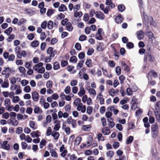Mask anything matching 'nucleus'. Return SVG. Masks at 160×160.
<instances>
[{
    "label": "nucleus",
    "mask_w": 160,
    "mask_h": 160,
    "mask_svg": "<svg viewBox=\"0 0 160 160\" xmlns=\"http://www.w3.org/2000/svg\"><path fill=\"white\" fill-rule=\"evenodd\" d=\"M142 16L143 18L144 22L145 24L149 23L153 27H156L157 23L153 21V18L151 17L150 16H147L144 12H142Z\"/></svg>",
    "instance_id": "obj_1"
},
{
    "label": "nucleus",
    "mask_w": 160,
    "mask_h": 160,
    "mask_svg": "<svg viewBox=\"0 0 160 160\" xmlns=\"http://www.w3.org/2000/svg\"><path fill=\"white\" fill-rule=\"evenodd\" d=\"M159 131V128L157 123H155L152 126L151 133L152 137L154 138L156 137Z\"/></svg>",
    "instance_id": "obj_2"
},
{
    "label": "nucleus",
    "mask_w": 160,
    "mask_h": 160,
    "mask_svg": "<svg viewBox=\"0 0 160 160\" xmlns=\"http://www.w3.org/2000/svg\"><path fill=\"white\" fill-rule=\"evenodd\" d=\"M67 122L68 124H71L73 128H75L76 127V121L75 120L72 119L71 117H68L67 120Z\"/></svg>",
    "instance_id": "obj_3"
},
{
    "label": "nucleus",
    "mask_w": 160,
    "mask_h": 160,
    "mask_svg": "<svg viewBox=\"0 0 160 160\" xmlns=\"http://www.w3.org/2000/svg\"><path fill=\"white\" fill-rule=\"evenodd\" d=\"M88 91L89 94L92 96L94 97L96 95V92L95 90L92 88H90L88 86L85 88Z\"/></svg>",
    "instance_id": "obj_4"
},
{
    "label": "nucleus",
    "mask_w": 160,
    "mask_h": 160,
    "mask_svg": "<svg viewBox=\"0 0 160 160\" xmlns=\"http://www.w3.org/2000/svg\"><path fill=\"white\" fill-rule=\"evenodd\" d=\"M96 17L100 19L103 20L105 18V16L103 13L99 11L96 12Z\"/></svg>",
    "instance_id": "obj_5"
},
{
    "label": "nucleus",
    "mask_w": 160,
    "mask_h": 160,
    "mask_svg": "<svg viewBox=\"0 0 160 160\" xmlns=\"http://www.w3.org/2000/svg\"><path fill=\"white\" fill-rule=\"evenodd\" d=\"M77 109L78 111H81L82 113H84L86 111V107L82 103L77 107Z\"/></svg>",
    "instance_id": "obj_6"
},
{
    "label": "nucleus",
    "mask_w": 160,
    "mask_h": 160,
    "mask_svg": "<svg viewBox=\"0 0 160 160\" xmlns=\"http://www.w3.org/2000/svg\"><path fill=\"white\" fill-rule=\"evenodd\" d=\"M97 99L99 101V103L100 104L103 105L104 104V99L103 98V95L101 92L97 95Z\"/></svg>",
    "instance_id": "obj_7"
},
{
    "label": "nucleus",
    "mask_w": 160,
    "mask_h": 160,
    "mask_svg": "<svg viewBox=\"0 0 160 160\" xmlns=\"http://www.w3.org/2000/svg\"><path fill=\"white\" fill-rule=\"evenodd\" d=\"M60 151L62 152L61 156L62 157H64L67 153V151L65 149V148L64 145H62L60 148Z\"/></svg>",
    "instance_id": "obj_8"
},
{
    "label": "nucleus",
    "mask_w": 160,
    "mask_h": 160,
    "mask_svg": "<svg viewBox=\"0 0 160 160\" xmlns=\"http://www.w3.org/2000/svg\"><path fill=\"white\" fill-rule=\"evenodd\" d=\"M147 59L150 62H152L154 60V58L153 56H151L150 54L148 53V55H145L144 59V61L146 62L147 61Z\"/></svg>",
    "instance_id": "obj_9"
},
{
    "label": "nucleus",
    "mask_w": 160,
    "mask_h": 160,
    "mask_svg": "<svg viewBox=\"0 0 160 160\" xmlns=\"http://www.w3.org/2000/svg\"><path fill=\"white\" fill-rule=\"evenodd\" d=\"M32 98L34 101L36 102L38 100L39 95L36 91L32 92Z\"/></svg>",
    "instance_id": "obj_10"
},
{
    "label": "nucleus",
    "mask_w": 160,
    "mask_h": 160,
    "mask_svg": "<svg viewBox=\"0 0 160 160\" xmlns=\"http://www.w3.org/2000/svg\"><path fill=\"white\" fill-rule=\"evenodd\" d=\"M30 135L33 138H38L41 136V133L38 131H34L31 132Z\"/></svg>",
    "instance_id": "obj_11"
},
{
    "label": "nucleus",
    "mask_w": 160,
    "mask_h": 160,
    "mask_svg": "<svg viewBox=\"0 0 160 160\" xmlns=\"http://www.w3.org/2000/svg\"><path fill=\"white\" fill-rule=\"evenodd\" d=\"M157 73L153 70H151L150 72H149L148 78V80H149L150 79H151V77H155L157 76Z\"/></svg>",
    "instance_id": "obj_12"
},
{
    "label": "nucleus",
    "mask_w": 160,
    "mask_h": 160,
    "mask_svg": "<svg viewBox=\"0 0 160 160\" xmlns=\"http://www.w3.org/2000/svg\"><path fill=\"white\" fill-rule=\"evenodd\" d=\"M92 138L90 136H89L86 144H83V146L86 147H88L91 145L92 142Z\"/></svg>",
    "instance_id": "obj_13"
},
{
    "label": "nucleus",
    "mask_w": 160,
    "mask_h": 160,
    "mask_svg": "<svg viewBox=\"0 0 160 160\" xmlns=\"http://www.w3.org/2000/svg\"><path fill=\"white\" fill-rule=\"evenodd\" d=\"M8 143V142L7 141H4L1 145L2 148L7 150H8L10 148V146Z\"/></svg>",
    "instance_id": "obj_14"
},
{
    "label": "nucleus",
    "mask_w": 160,
    "mask_h": 160,
    "mask_svg": "<svg viewBox=\"0 0 160 160\" xmlns=\"http://www.w3.org/2000/svg\"><path fill=\"white\" fill-rule=\"evenodd\" d=\"M47 53L49 54L50 57L52 58L54 57L55 55L52 48L49 47L47 50Z\"/></svg>",
    "instance_id": "obj_15"
},
{
    "label": "nucleus",
    "mask_w": 160,
    "mask_h": 160,
    "mask_svg": "<svg viewBox=\"0 0 160 160\" xmlns=\"http://www.w3.org/2000/svg\"><path fill=\"white\" fill-rule=\"evenodd\" d=\"M29 125L30 127L33 130H35L37 128V125L35 122L32 121H30L29 122Z\"/></svg>",
    "instance_id": "obj_16"
},
{
    "label": "nucleus",
    "mask_w": 160,
    "mask_h": 160,
    "mask_svg": "<svg viewBox=\"0 0 160 160\" xmlns=\"http://www.w3.org/2000/svg\"><path fill=\"white\" fill-rule=\"evenodd\" d=\"M105 49L104 44L103 43H99L98 45L97 49L99 52L102 51Z\"/></svg>",
    "instance_id": "obj_17"
},
{
    "label": "nucleus",
    "mask_w": 160,
    "mask_h": 160,
    "mask_svg": "<svg viewBox=\"0 0 160 160\" xmlns=\"http://www.w3.org/2000/svg\"><path fill=\"white\" fill-rule=\"evenodd\" d=\"M123 21V18L121 17V14H119L116 18L115 21V22L118 24L121 23Z\"/></svg>",
    "instance_id": "obj_18"
},
{
    "label": "nucleus",
    "mask_w": 160,
    "mask_h": 160,
    "mask_svg": "<svg viewBox=\"0 0 160 160\" xmlns=\"http://www.w3.org/2000/svg\"><path fill=\"white\" fill-rule=\"evenodd\" d=\"M137 38L139 40L142 39L144 37V33L141 30L138 31L137 33Z\"/></svg>",
    "instance_id": "obj_19"
},
{
    "label": "nucleus",
    "mask_w": 160,
    "mask_h": 160,
    "mask_svg": "<svg viewBox=\"0 0 160 160\" xmlns=\"http://www.w3.org/2000/svg\"><path fill=\"white\" fill-rule=\"evenodd\" d=\"M85 93V91L84 88L83 87L81 86L80 87L79 91L78 93V95L79 97H81L84 95Z\"/></svg>",
    "instance_id": "obj_20"
},
{
    "label": "nucleus",
    "mask_w": 160,
    "mask_h": 160,
    "mask_svg": "<svg viewBox=\"0 0 160 160\" xmlns=\"http://www.w3.org/2000/svg\"><path fill=\"white\" fill-rule=\"evenodd\" d=\"M51 136L55 140H57L60 136L59 133L55 131H53Z\"/></svg>",
    "instance_id": "obj_21"
},
{
    "label": "nucleus",
    "mask_w": 160,
    "mask_h": 160,
    "mask_svg": "<svg viewBox=\"0 0 160 160\" xmlns=\"http://www.w3.org/2000/svg\"><path fill=\"white\" fill-rule=\"evenodd\" d=\"M103 133L105 135H108L110 133V129L107 127H104L102 129Z\"/></svg>",
    "instance_id": "obj_22"
},
{
    "label": "nucleus",
    "mask_w": 160,
    "mask_h": 160,
    "mask_svg": "<svg viewBox=\"0 0 160 160\" xmlns=\"http://www.w3.org/2000/svg\"><path fill=\"white\" fill-rule=\"evenodd\" d=\"M15 90H16L15 92L16 95H18L21 93L22 90L21 89L20 86L19 85H15Z\"/></svg>",
    "instance_id": "obj_23"
},
{
    "label": "nucleus",
    "mask_w": 160,
    "mask_h": 160,
    "mask_svg": "<svg viewBox=\"0 0 160 160\" xmlns=\"http://www.w3.org/2000/svg\"><path fill=\"white\" fill-rule=\"evenodd\" d=\"M20 47L19 46L16 47L14 49L15 52L16 54H17V57L18 58H21V54L20 52Z\"/></svg>",
    "instance_id": "obj_24"
},
{
    "label": "nucleus",
    "mask_w": 160,
    "mask_h": 160,
    "mask_svg": "<svg viewBox=\"0 0 160 160\" xmlns=\"http://www.w3.org/2000/svg\"><path fill=\"white\" fill-rule=\"evenodd\" d=\"M43 65V64L42 62H39L38 63L35 64L33 67L34 70L35 71H37L41 67H42Z\"/></svg>",
    "instance_id": "obj_25"
},
{
    "label": "nucleus",
    "mask_w": 160,
    "mask_h": 160,
    "mask_svg": "<svg viewBox=\"0 0 160 160\" xmlns=\"http://www.w3.org/2000/svg\"><path fill=\"white\" fill-rule=\"evenodd\" d=\"M152 113L151 111H149L148 112V115L149 117V122L151 124L153 123L155 121V119L151 115H149L151 114Z\"/></svg>",
    "instance_id": "obj_26"
},
{
    "label": "nucleus",
    "mask_w": 160,
    "mask_h": 160,
    "mask_svg": "<svg viewBox=\"0 0 160 160\" xmlns=\"http://www.w3.org/2000/svg\"><path fill=\"white\" fill-rule=\"evenodd\" d=\"M131 104L132 105L131 109L133 110H135L137 107V104L136 102L132 99L131 102Z\"/></svg>",
    "instance_id": "obj_27"
},
{
    "label": "nucleus",
    "mask_w": 160,
    "mask_h": 160,
    "mask_svg": "<svg viewBox=\"0 0 160 160\" xmlns=\"http://www.w3.org/2000/svg\"><path fill=\"white\" fill-rule=\"evenodd\" d=\"M73 103L77 107L82 103L81 102V99L78 98H77L73 102Z\"/></svg>",
    "instance_id": "obj_28"
},
{
    "label": "nucleus",
    "mask_w": 160,
    "mask_h": 160,
    "mask_svg": "<svg viewBox=\"0 0 160 160\" xmlns=\"http://www.w3.org/2000/svg\"><path fill=\"white\" fill-rule=\"evenodd\" d=\"M9 83L8 82L4 81L1 84V87L3 88H7L9 87Z\"/></svg>",
    "instance_id": "obj_29"
},
{
    "label": "nucleus",
    "mask_w": 160,
    "mask_h": 160,
    "mask_svg": "<svg viewBox=\"0 0 160 160\" xmlns=\"http://www.w3.org/2000/svg\"><path fill=\"white\" fill-rule=\"evenodd\" d=\"M67 30L69 31H71L73 29V28L71 24L69 22H68L66 25Z\"/></svg>",
    "instance_id": "obj_30"
},
{
    "label": "nucleus",
    "mask_w": 160,
    "mask_h": 160,
    "mask_svg": "<svg viewBox=\"0 0 160 160\" xmlns=\"http://www.w3.org/2000/svg\"><path fill=\"white\" fill-rule=\"evenodd\" d=\"M4 105L5 107L8 106L11 104V101L10 99L8 98H6L5 99L4 102Z\"/></svg>",
    "instance_id": "obj_31"
},
{
    "label": "nucleus",
    "mask_w": 160,
    "mask_h": 160,
    "mask_svg": "<svg viewBox=\"0 0 160 160\" xmlns=\"http://www.w3.org/2000/svg\"><path fill=\"white\" fill-rule=\"evenodd\" d=\"M112 115V113L110 111H108L106 112L105 116L108 119H109L111 121H112V119L111 118Z\"/></svg>",
    "instance_id": "obj_32"
},
{
    "label": "nucleus",
    "mask_w": 160,
    "mask_h": 160,
    "mask_svg": "<svg viewBox=\"0 0 160 160\" xmlns=\"http://www.w3.org/2000/svg\"><path fill=\"white\" fill-rule=\"evenodd\" d=\"M74 15L75 18L78 17H81L82 15V13L81 11H75L74 12Z\"/></svg>",
    "instance_id": "obj_33"
},
{
    "label": "nucleus",
    "mask_w": 160,
    "mask_h": 160,
    "mask_svg": "<svg viewBox=\"0 0 160 160\" xmlns=\"http://www.w3.org/2000/svg\"><path fill=\"white\" fill-rule=\"evenodd\" d=\"M154 113L157 120L158 122H160V111H155Z\"/></svg>",
    "instance_id": "obj_34"
},
{
    "label": "nucleus",
    "mask_w": 160,
    "mask_h": 160,
    "mask_svg": "<svg viewBox=\"0 0 160 160\" xmlns=\"http://www.w3.org/2000/svg\"><path fill=\"white\" fill-rule=\"evenodd\" d=\"M82 140V138L80 137H78L76 138L74 144L75 145L78 146Z\"/></svg>",
    "instance_id": "obj_35"
},
{
    "label": "nucleus",
    "mask_w": 160,
    "mask_h": 160,
    "mask_svg": "<svg viewBox=\"0 0 160 160\" xmlns=\"http://www.w3.org/2000/svg\"><path fill=\"white\" fill-rule=\"evenodd\" d=\"M84 63V61L83 60H80L79 62L78 63L77 66V69L78 70H79L82 67L83 63Z\"/></svg>",
    "instance_id": "obj_36"
},
{
    "label": "nucleus",
    "mask_w": 160,
    "mask_h": 160,
    "mask_svg": "<svg viewBox=\"0 0 160 160\" xmlns=\"http://www.w3.org/2000/svg\"><path fill=\"white\" fill-rule=\"evenodd\" d=\"M66 7L63 4L61 5L58 8V10L60 12H64L66 11Z\"/></svg>",
    "instance_id": "obj_37"
},
{
    "label": "nucleus",
    "mask_w": 160,
    "mask_h": 160,
    "mask_svg": "<svg viewBox=\"0 0 160 160\" xmlns=\"http://www.w3.org/2000/svg\"><path fill=\"white\" fill-rule=\"evenodd\" d=\"M106 5H110L111 8H112L114 7V5L112 3L111 0H106L105 2Z\"/></svg>",
    "instance_id": "obj_38"
},
{
    "label": "nucleus",
    "mask_w": 160,
    "mask_h": 160,
    "mask_svg": "<svg viewBox=\"0 0 160 160\" xmlns=\"http://www.w3.org/2000/svg\"><path fill=\"white\" fill-rule=\"evenodd\" d=\"M34 112L35 113H41L42 111L39 107L36 106L34 108Z\"/></svg>",
    "instance_id": "obj_39"
},
{
    "label": "nucleus",
    "mask_w": 160,
    "mask_h": 160,
    "mask_svg": "<svg viewBox=\"0 0 160 160\" xmlns=\"http://www.w3.org/2000/svg\"><path fill=\"white\" fill-rule=\"evenodd\" d=\"M52 132L51 127H49L48 128L47 130L46 134L47 136H50L52 135Z\"/></svg>",
    "instance_id": "obj_40"
},
{
    "label": "nucleus",
    "mask_w": 160,
    "mask_h": 160,
    "mask_svg": "<svg viewBox=\"0 0 160 160\" xmlns=\"http://www.w3.org/2000/svg\"><path fill=\"white\" fill-rule=\"evenodd\" d=\"M62 129L64 130L65 132L67 134H69L70 133V128L68 127H66L65 125H63Z\"/></svg>",
    "instance_id": "obj_41"
},
{
    "label": "nucleus",
    "mask_w": 160,
    "mask_h": 160,
    "mask_svg": "<svg viewBox=\"0 0 160 160\" xmlns=\"http://www.w3.org/2000/svg\"><path fill=\"white\" fill-rule=\"evenodd\" d=\"M38 42L37 40H35L33 41L31 43V46L33 48H35L38 47L39 45Z\"/></svg>",
    "instance_id": "obj_42"
},
{
    "label": "nucleus",
    "mask_w": 160,
    "mask_h": 160,
    "mask_svg": "<svg viewBox=\"0 0 160 160\" xmlns=\"http://www.w3.org/2000/svg\"><path fill=\"white\" fill-rule=\"evenodd\" d=\"M91 62L92 60L91 59H87L86 60L85 64L87 67H91L92 66V64Z\"/></svg>",
    "instance_id": "obj_43"
},
{
    "label": "nucleus",
    "mask_w": 160,
    "mask_h": 160,
    "mask_svg": "<svg viewBox=\"0 0 160 160\" xmlns=\"http://www.w3.org/2000/svg\"><path fill=\"white\" fill-rule=\"evenodd\" d=\"M60 68L59 63L57 62H55L54 63L53 68L54 70L58 69Z\"/></svg>",
    "instance_id": "obj_44"
},
{
    "label": "nucleus",
    "mask_w": 160,
    "mask_h": 160,
    "mask_svg": "<svg viewBox=\"0 0 160 160\" xmlns=\"http://www.w3.org/2000/svg\"><path fill=\"white\" fill-rule=\"evenodd\" d=\"M23 90L26 93H28L30 92L31 89L29 86H27L23 88Z\"/></svg>",
    "instance_id": "obj_45"
},
{
    "label": "nucleus",
    "mask_w": 160,
    "mask_h": 160,
    "mask_svg": "<svg viewBox=\"0 0 160 160\" xmlns=\"http://www.w3.org/2000/svg\"><path fill=\"white\" fill-rule=\"evenodd\" d=\"M21 84L22 86H26L29 83V81L26 80H23L21 81Z\"/></svg>",
    "instance_id": "obj_46"
},
{
    "label": "nucleus",
    "mask_w": 160,
    "mask_h": 160,
    "mask_svg": "<svg viewBox=\"0 0 160 160\" xmlns=\"http://www.w3.org/2000/svg\"><path fill=\"white\" fill-rule=\"evenodd\" d=\"M53 26V22L52 21H49L48 22L47 27L48 29H51Z\"/></svg>",
    "instance_id": "obj_47"
},
{
    "label": "nucleus",
    "mask_w": 160,
    "mask_h": 160,
    "mask_svg": "<svg viewBox=\"0 0 160 160\" xmlns=\"http://www.w3.org/2000/svg\"><path fill=\"white\" fill-rule=\"evenodd\" d=\"M20 100L18 96H15L13 97L12 102L14 103H17Z\"/></svg>",
    "instance_id": "obj_48"
},
{
    "label": "nucleus",
    "mask_w": 160,
    "mask_h": 160,
    "mask_svg": "<svg viewBox=\"0 0 160 160\" xmlns=\"http://www.w3.org/2000/svg\"><path fill=\"white\" fill-rule=\"evenodd\" d=\"M52 86V82L50 81H48L46 84V86L47 88H51Z\"/></svg>",
    "instance_id": "obj_49"
},
{
    "label": "nucleus",
    "mask_w": 160,
    "mask_h": 160,
    "mask_svg": "<svg viewBox=\"0 0 160 160\" xmlns=\"http://www.w3.org/2000/svg\"><path fill=\"white\" fill-rule=\"evenodd\" d=\"M12 27H9L7 29L5 30L4 32L8 35H9V34L12 32Z\"/></svg>",
    "instance_id": "obj_50"
},
{
    "label": "nucleus",
    "mask_w": 160,
    "mask_h": 160,
    "mask_svg": "<svg viewBox=\"0 0 160 160\" xmlns=\"http://www.w3.org/2000/svg\"><path fill=\"white\" fill-rule=\"evenodd\" d=\"M11 123L12 125L16 126L18 123V121L16 119L10 120Z\"/></svg>",
    "instance_id": "obj_51"
},
{
    "label": "nucleus",
    "mask_w": 160,
    "mask_h": 160,
    "mask_svg": "<svg viewBox=\"0 0 160 160\" xmlns=\"http://www.w3.org/2000/svg\"><path fill=\"white\" fill-rule=\"evenodd\" d=\"M133 140V137L132 136H130L127 139L126 143L128 144L131 143Z\"/></svg>",
    "instance_id": "obj_52"
},
{
    "label": "nucleus",
    "mask_w": 160,
    "mask_h": 160,
    "mask_svg": "<svg viewBox=\"0 0 160 160\" xmlns=\"http://www.w3.org/2000/svg\"><path fill=\"white\" fill-rule=\"evenodd\" d=\"M92 111V108L91 106H88L87 108V112L89 115L91 114Z\"/></svg>",
    "instance_id": "obj_53"
},
{
    "label": "nucleus",
    "mask_w": 160,
    "mask_h": 160,
    "mask_svg": "<svg viewBox=\"0 0 160 160\" xmlns=\"http://www.w3.org/2000/svg\"><path fill=\"white\" fill-rule=\"evenodd\" d=\"M127 95L129 96L132 95V94L133 92L132 89L130 88H128L127 89Z\"/></svg>",
    "instance_id": "obj_54"
},
{
    "label": "nucleus",
    "mask_w": 160,
    "mask_h": 160,
    "mask_svg": "<svg viewBox=\"0 0 160 160\" xmlns=\"http://www.w3.org/2000/svg\"><path fill=\"white\" fill-rule=\"evenodd\" d=\"M77 58L75 56H72L70 58L69 61L70 62L73 63H76L77 62Z\"/></svg>",
    "instance_id": "obj_55"
},
{
    "label": "nucleus",
    "mask_w": 160,
    "mask_h": 160,
    "mask_svg": "<svg viewBox=\"0 0 160 160\" xmlns=\"http://www.w3.org/2000/svg\"><path fill=\"white\" fill-rule=\"evenodd\" d=\"M9 116V114L8 112H6L3 113L2 116V118L7 119H8Z\"/></svg>",
    "instance_id": "obj_56"
},
{
    "label": "nucleus",
    "mask_w": 160,
    "mask_h": 160,
    "mask_svg": "<svg viewBox=\"0 0 160 160\" xmlns=\"http://www.w3.org/2000/svg\"><path fill=\"white\" fill-rule=\"evenodd\" d=\"M107 121L109 122V123L108 124L109 127L112 128L115 125L114 123V122H112V121H111L109 120V119H108Z\"/></svg>",
    "instance_id": "obj_57"
},
{
    "label": "nucleus",
    "mask_w": 160,
    "mask_h": 160,
    "mask_svg": "<svg viewBox=\"0 0 160 160\" xmlns=\"http://www.w3.org/2000/svg\"><path fill=\"white\" fill-rule=\"evenodd\" d=\"M106 155L107 157L111 158L113 156L114 153L112 151H110L107 153Z\"/></svg>",
    "instance_id": "obj_58"
},
{
    "label": "nucleus",
    "mask_w": 160,
    "mask_h": 160,
    "mask_svg": "<svg viewBox=\"0 0 160 160\" xmlns=\"http://www.w3.org/2000/svg\"><path fill=\"white\" fill-rule=\"evenodd\" d=\"M115 72L118 75H120L121 73V69L119 66H117L116 68Z\"/></svg>",
    "instance_id": "obj_59"
},
{
    "label": "nucleus",
    "mask_w": 160,
    "mask_h": 160,
    "mask_svg": "<svg viewBox=\"0 0 160 160\" xmlns=\"http://www.w3.org/2000/svg\"><path fill=\"white\" fill-rule=\"evenodd\" d=\"M60 127V125L59 123H57L55 125L54 127V130L53 131H58L59 130V128Z\"/></svg>",
    "instance_id": "obj_60"
},
{
    "label": "nucleus",
    "mask_w": 160,
    "mask_h": 160,
    "mask_svg": "<svg viewBox=\"0 0 160 160\" xmlns=\"http://www.w3.org/2000/svg\"><path fill=\"white\" fill-rule=\"evenodd\" d=\"M78 82L77 80H72L70 82V85L74 87L77 84Z\"/></svg>",
    "instance_id": "obj_61"
},
{
    "label": "nucleus",
    "mask_w": 160,
    "mask_h": 160,
    "mask_svg": "<svg viewBox=\"0 0 160 160\" xmlns=\"http://www.w3.org/2000/svg\"><path fill=\"white\" fill-rule=\"evenodd\" d=\"M109 93L110 95L113 97L116 94V92L112 88L109 90Z\"/></svg>",
    "instance_id": "obj_62"
},
{
    "label": "nucleus",
    "mask_w": 160,
    "mask_h": 160,
    "mask_svg": "<svg viewBox=\"0 0 160 160\" xmlns=\"http://www.w3.org/2000/svg\"><path fill=\"white\" fill-rule=\"evenodd\" d=\"M126 46L129 49H131L133 48L134 44L131 42H129L127 44Z\"/></svg>",
    "instance_id": "obj_63"
},
{
    "label": "nucleus",
    "mask_w": 160,
    "mask_h": 160,
    "mask_svg": "<svg viewBox=\"0 0 160 160\" xmlns=\"http://www.w3.org/2000/svg\"><path fill=\"white\" fill-rule=\"evenodd\" d=\"M75 47L78 50H80L81 49V44L79 43H76L75 44Z\"/></svg>",
    "instance_id": "obj_64"
}]
</instances>
